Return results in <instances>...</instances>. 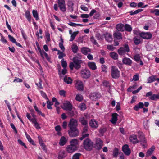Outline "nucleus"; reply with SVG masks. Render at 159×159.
Returning a JSON list of instances; mask_svg holds the SVG:
<instances>
[{"mask_svg":"<svg viewBox=\"0 0 159 159\" xmlns=\"http://www.w3.org/2000/svg\"><path fill=\"white\" fill-rule=\"evenodd\" d=\"M130 52V49L128 44H125L118 50V53L120 56H125Z\"/></svg>","mask_w":159,"mask_h":159,"instance_id":"1","label":"nucleus"},{"mask_svg":"<svg viewBox=\"0 0 159 159\" xmlns=\"http://www.w3.org/2000/svg\"><path fill=\"white\" fill-rule=\"evenodd\" d=\"M111 74L112 77L117 79L120 76V72L117 67L115 66H112L111 70Z\"/></svg>","mask_w":159,"mask_h":159,"instance_id":"2","label":"nucleus"},{"mask_svg":"<svg viewBox=\"0 0 159 159\" xmlns=\"http://www.w3.org/2000/svg\"><path fill=\"white\" fill-rule=\"evenodd\" d=\"M80 73L81 77L84 79H88L91 76L90 70L86 68L81 69Z\"/></svg>","mask_w":159,"mask_h":159,"instance_id":"3","label":"nucleus"},{"mask_svg":"<svg viewBox=\"0 0 159 159\" xmlns=\"http://www.w3.org/2000/svg\"><path fill=\"white\" fill-rule=\"evenodd\" d=\"M73 61V62H70L69 65L70 69L72 70L74 68L77 70L80 69L81 67L80 64L82 63V61H76L75 59Z\"/></svg>","mask_w":159,"mask_h":159,"instance_id":"4","label":"nucleus"},{"mask_svg":"<svg viewBox=\"0 0 159 159\" xmlns=\"http://www.w3.org/2000/svg\"><path fill=\"white\" fill-rule=\"evenodd\" d=\"M93 144V143L88 138H86L83 142L84 148L87 150H90L92 148Z\"/></svg>","mask_w":159,"mask_h":159,"instance_id":"5","label":"nucleus"},{"mask_svg":"<svg viewBox=\"0 0 159 159\" xmlns=\"http://www.w3.org/2000/svg\"><path fill=\"white\" fill-rule=\"evenodd\" d=\"M68 133L70 137H75L78 135L79 132L77 128H69Z\"/></svg>","mask_w":159,"mask_h":159,"instance_id":"6","label":"nucleus"},{"mask_svg":"<svg viewBox=\"0 0 159 159\" xmlns=\"http://www.w3.org/2000/svg\"><path fill=\"white\" fill-rule=\"evenodd\" d=\"M78 125L77 120L74 118L71 119L68 124L69 128H77Z\"/></svg>","mask_w":159,"mask_h":159,"instance_id":"7","label":"nucleus"},{"mask_svg":"<svg viewBox=\"0 0 159 159\" xmlns=\"http://www.w3.org/2000/svg\"><path fill=\"white\" fill-rule=\"evenodd\" d=\"M58 3L60 10L62 12L65 11L66 7L65 0H58Z\"/></svg>","mask_w":159,"mask_h":159,"instance_id":"8","label":"nucleus"},{"mask_svg":"<svg viewBox=\"0 0 159 159\" xmlns=\"http://www.w3.org/2000/svg\"><path fill=\"white\" fill-rule=\"evenodd\" d=\"M66 114L69 117H72L75 116H76L78 113L75 109H73L72 108L71 109L67 111Z\"/></svg>","mask_w":159,"mask_h":159,"instance_id":"9","label":"nucleus"},{"mask_svg":"<svg viewBox=\"0 0 159 159\" xmlns=\"http://www.w3.org/2000/svg\"><path fill=\"white\" fill-rule=\"evenodd\" d=\"M103 146V141L100 138L96 139L95 148L98 149H100Z\"/></svg>","mask_w":159,"mask_h":159,"instance_id":"10","label":"nucleus"},{"mask_svg":"<svg viewBox=\"0 0 159 159\" xmlns=\"http://www.w3.org/2000/svg\"><path fill=\"white\" fill-rule=\"evenodd\" d=\"M122 150L126 155L128 156L131 153L130 149L127 144H125L122 147Z\"/></svg>","mask_w":159,"mask_h":159,"instance_id":"11","label":"nucleus"},{"mask_svg":"<svg viewBox=\"0 0 159 159\" xmlns=\"http://www.w3.org/2000/svg\"><path fill=\"white\" fill-rule=\"evenodd\" d=\"M152 34L150 32H141L140 34V36L143 39H151L152 37Z\"/></svg>","mask_w":159,"mask_h":159,"instance_id":"12","label":"nucleus"},{"mask_svg":"<svg viewBox=\"0 0 159 159\" xmlns=\"http://www.w3.org/2000/svg\"><path fill=\"white\" fill-rule=\"evenodd\" d=\"M64 110L68 111L72 108V104L69 102H66L63 104V107H61Z\"/></svg>","mask_w":159,"mask_h":159,"instance_id":"13","label":"nucleus"},{"mask_svg":"<svg viewBox=\"0 0 159 159\" xmlns=\"http://www.w3.org/2000/svg\"><path fill=\"white\" fill-rule=\"evenodd\" d=\"M85 117L83 116H81L80 118L79 121L81 123L82 125L83 126H87L88 125V122L87 120L86 119L87 115H85Z\"/></svg>","mask_w":159,"mask_h":159,"instance_id":"14","label":"nucleus"},{"mask_svg":"<svg viewBox=\"0 0 159 159\" xmlns=\"http://www.w3.org/2000/svg\"><path fill=\"white\" fill-rule=\"evenodd\" d=\"M100 97V95L99 93H92L90 95V99L93 101H96L97 99L99 98Z\"/></svg>","mask_w":159,"mask_h":159,"instance_id":"15","label":"nucleus"},{"mask_svg":"<svg viewBox=\"0 0 159 159\" xmlns=\"http://www.w3.org/2000/svg\"><path fill=\"white\" fill-rule=\"evenodd\" d=\"M78 149L75 147L72 146L70 145L67 146L66 148V150L68 153H72Z\"/></svg>","mask_w":159,"mask_h":159,"instance_id":"16","label":"nucleus"},{"mask_svg":"<svg viewBox=\"0 0 159 159\" xmlns=\"http://www.w3.org/2000/svg\"><path fill=\"white\" fill-rule=\"evenodd\" d=\"M89 124L91 127L94 128H97L98 125V122L94 120H91L89 122Z\"/></svg>","mask_w":159,"mask_h":159,"instance_id":"17","label":"nucleus"},{"mask_svg":"<svg viewBox=\"0 0 159 159\" xmlns=\"http://www.w3.org/2000/svg\"><path fill=\"white\" fill-rule=\"evenodd\" d=\"M139 138L140 139V142H141V145L144 148H146L147 146V144L145 138L143 135L140 136Z\"/></svg>","mask_w":159,"mask_h":159,"instance_id":"18","label":"nucleus"},{"mask_svg":"<svg viewBox=\"0 0 159 159\" xmlns=\"http://www.w3.org/2000/svg\"><path fill=\"white\" fill-rule=\"evenodd\" d=\"M130 142L133 143H138L139 141L137 137L135 135H132L129 137Z\"/></svg>","mask_w":159,"mask_h":159,"instance_id":"19","label":"nucleus"},{"mask_svg":"<svg viewBox=\"0 0 159 159\" xmlns=\"http://www.w3.org/2000/svg\"><path fill=\"white\" fill-rule=\"evenodd\" d=\"M122 62L124 64L128 66H131L132 63V60L127 57H125L122 59Z\"/></svg>","mask_w":159,"mask_h":159,"instance_id":"20","label":"nucleus"},{"mask_svg":"<svg viewBox=\"0 0 159 159\" xmlns=\"http://www.w3.org/2000/svg\"><path fill=\"white\" fill-rule=\"evenodd\" d=\"M78 140L76 139H73L70 141V145L75 147L76 148L78 149Z\"/></svg>","mask_w":159,"mask_h":159,"instance_id":"21","label":"nucleus"},{"mask_svg":"<svg viewBox=\"0 0 159 159\" xmlns=\"http://www.w3.org/2000/svg\"><path fill=\"white\" fill-rule=\"evenodd\" d=\"M118 115L117 113H114L112 115V118L111 121V122L113 124L116 123L117 120V117Z\"/></svg>","mask_w":159,"mask_h":159,"instance_id":"22","label":"nucleus"},{"mask_svg":"<svg viewBox=\"0 0 159 159\" xmlns=\"http://www.w3.org/2000/svg\"><path fill=\"white\" fill-rule=\"evenodd\" d=\"M116 29L120 31H123L125 30V25L122 24H118L116 26Z\"/></svg>","mask_w":159,"mask_h":159,"instance_id":"23","label":"nucleus"},{"mask_svg":"<svg viewBox=\"0 0 159 159\" xmlns=\"http://www.w3.org/2000/svg\"><path fill=\"white\" fill-rule=\"evenodd\" d=\"M81 52L85 55H87L91 52L90 49L86 47H83L81 49Z\"/></svg>","mask_w":159,"mask_h":159,"instance_id":"24","label":"nucleus"},{"mask_svg":"<svg viewBox=\"0 0 159 159\" xmlns=\"http://www.w3.org/2000/svg\"><path fill=\"white\" fill-rule=\"evenodd\" d=\"M76 86L78 90L80 91L83 90V84L81 81L78 82L76 84Z\"/></svg>","mask_w":159,"mask_h":159,"instance_id":"25","label":"nucleus"},{"mask_svg":"<svg viewBox=\"0 0 159 159\" xmlns=\"http://www.w3.org/2000/svg\"><path fill=\"white\" fill-rule=\"evenodd\" d=\"M155 149V147L152 146L149 149L146 153V156L147 157L151 156L152 153L153 151Z\"/></svg>","mask_w":159,"mask_h":159,"instance_id":"26","label":"nucleus"},{"mask_svg":"<svg viewBox=\"0 0 159 159\" xmlns=\"http://www.w3.org/2000/svg\"><path fill=\"white\" fill-rule=\"evenodd\" d=\"M88 65L93 70H95L97 69L96 64L94 62H89L88 63Z\"/></svg>","mask_w":159,"mask_h":159,"instance_id":"27","label":"nucleus"},{"mask_svg":"<svg viewBox=\"0 0 159 159\" xmlns=\"http://www.w3.org/2000/svg\"><path fill=\"white\" fill-rule=\"evenodd\" d=\"M67 139L64 136L62 137L60 140L59 144L61 146L64 145L67 142Z\"/></svg>","mask_w":159,"mask_h":159,"instance_id":"28","label":"nucleus"},{"mask_svg":"<svg viewBox=\"0 0 159 159\" xmlns=\"http://www.w3.org/2000/svg\"><path fill=\"white\" fill-rule=\"evenodd\" d=\"M82 57V55L78 53L73 57V60L75 59L76 61H82L81 60Z\"/></svg>","mask_w":159,"mask_h":159,"instance_id":"29","label":"nucleus"},{"mask_svg":"<svg viewBox=\"0 0 159 159\" xmlns=\"http://www.w3.org/2000/svg\"><path fill=\"white\" fill-rule=\"evenodd\" d=\"M66 156V154L64 151H61L59 152L58 155L59 158L65 157Z\"/></svg>","mask_w":159,"mask_h":159,"instance_id":"30","label":"nucleus"},{"mask_svg":"<svg viewBox=\"0 0 159 159\" xmlns=\"http://www.w3.org/2000/svg\"><path fill=\"white\" fill-rule=\"evenodd\" d=\"M64 81L69 84L72 83V79L70 77H65L64 79Z\"/></svg>","mask_w":159,"mask_h":159,"instance_id":"31","label":"nucleus"},{"mask_svg":"<svg viewBox=\"0 0 159 159\" xmlns=\"http://www.w3.org/2000/svg\"><path fill=\"white\" fill-rule=\"evenodd\" d=\"M106 40L108 42H111L112 40V36L108 34H106L105 35Z\"/></svg>","mask_w":159,"mask_h":159,"instance_id":"32","label":"nucleus"},{"mask_svg":"<svg viewBox=\"0 0 159 159\" xmlns=\"http://www.w3.org/2000/svg\"><path fill=\"white\" fill-rule=\"evenodd\" d=\"M71 49L73 52L75 53H76L78 50V46L75 44H73L72 45Z\"/></svg>","mask_w":159,"mask_h":159,"instance_id":"33","label":"nucleus"},{"mask_svg":"<svg viewBox=\"0 0 159 159\" xmlns=\"http://www.w3.org/2000/svg\"><path fill=\"white\" fill-rule=\"evenodd\" d=\"M25 134L26 136V137L28 139V141L32 145H35V144L34 143V141L32 140L30 136L27 134L26 132L25 133Z\"/></svg>","mask_w":159,"mask_h":159,"instance_id":"34","label":"nucleus"},{"mask_svg":"<svg viewBox=\"0 0 159 159\" xmlns=\"http://www.w3.org/2000/svg\"><path fill=\"white\" fill-rule=\"evenodd\" d=\"M150 12L151 13H153L155 14V16H159V10L157 9H151Z\"/></svg>","mask_w":159,"mask_h":159,"instance_id":"35","label":"nucleus"},{"mask_svg":"<svg viewBox=\"0 0 159 159\" xmlns=\"http://www.w3.org/2000/svg\"><path fill=\"white\" fill-rule=\"evenodd\" d=\"M125 29L126 31L130 32L132 30V27L130 25L128 24H125Z\"/></svg>","mask_w":159,"mask_h":159,"instance_id":"36","label":"nucleus"},{"mask_svg":"<svg viewBox=\"0 0 159 159\" xmlns=\"http://www.w3.org/2000/svg\"><path fill=\"white\" fill-rule=\"evenodd\" d=\"M25 16L26 18L30 22H31V16L30 12L28 11H26Z\"/></svg>","mask_w":159,"mask_h":159,"instance_id":"37","label":"nucleus"},{"mask_svg":"<svg viewBox=\"0 0 159 159\" xmlns=\"http://www.w3.org/2000/svg\"><path fill=\"white\" fill-rule=\"evenodd\" d=\"M110 56L114 60H117L118 59V55L117 53L112 52L110 53Z\"/></svg>","mask_w":159,"mask_h":159,"instance_id":"38","label":"nucleus"},{"mask_svg":"<svg viewBox=\"0 0 159 159\" xmlns=\"http://www.w3.org/2000/svg\"><path fill=\"white\" fill-rule=\"evenodd\" d=\"M78 31H77L76 32H74L72 34H71V38L70 39V41H73L75 36L78 34Z\"/></svg>","mask_w":159,"mask_h":159,"instance_id":"39","label":"nucleus"},{"mask_svg":"<svg viewBox=\"0 0 159 159\" xmlns=\"http://www.w3.org/2000/svg\"><path fill=\"white\" fill-rule=\"evenodd\" d=\"M114 36L115 38L118 39H122L121 34L120 33H114Z\"/></svg>","mask_w":159,"mask_h":159,"instance_id":"40","label":"nucleus"},{"mask_svg":"<svg viewBox=\"0 0 159 159\" xmlns=\"http://www.w3.org/2000/svg\"><path fill=\"white\" fill-rule=\"evenodd\" d=\"M32 122L33 124H34V126L36 129H39L41 128V127L39 125L36 121V119H35L34 120H33Z\"/></svg>","mask_w":159,"mask_h":159,"instance_id":"41","label":"nucleus"},{"mask_svg":"<svg viewBox=\"0 0 159 159\" xmlns=\"http://www.w3.org/2000/svg\"><path fill=\"white\" fill-rule=\"evenodd\" d=\"M34 108L38 114L40 115H41L43 117H44L45 116V115L44 114L42 113L41 111L38 109V107L36 105L34 106Z\"/></svg>","mask_w":159,"mask_h":159,"instance_id":"42","label":"nucleus"},{"mask_svg":"<svg viewBox=\"0 0 159 159\" xmlns=\"http://www.w3.org/2000/svg\"><path fill=\"white\" fill-rule=\"evenodd\" d=\"M134 60L136 62H138L140 60V56L139 54H136L134 56Z\"/></svg>","mask_w":159,"mask_h":159,"instance_id":"43","label":"nucleus"},{"mask_svg":"<svg viewBox=\"0 0 159 159\" xmlns=\"http://www.w3.org/2000/svg\"><path fill=\"white\" fill-rule=\"evenodd\" d=\"M119 153V150L117 148H115L113 150V155L114 157H116Z\"/></svg>","mask_w":159,"mask_h":159,"instance_id":"44","label":"nucleus"},{"mask_svg":"<svg viewBox=\"0 0 159 159\" xmlns=\"http://www.w3.org/2000/svg\"><path fill=\"white\" fill-rule=\"evenodd\" d=\"M32 13L34 17L35 18L36 20L39 19V18L37 11L35 10H33Z\"/></svg>","mask_w":159,"mask_h":159,"instance_id":"45","label":"nucleus"},{"mask_svg":"<svg viewBox=\"0 0 159 159\" xmlns=\"http://www.w3.org/2000/svg\"><path fill=\"white\" fill-rule=\"evenodd\" d=\"M79 107L82 111H84L86 109L85 104L84 103H81L79 106Z\"/></svg>","mask_w":159,"mask_h":159,"instance_id":"46","label":"nucleus"},{"mask_svg":"<svg viewBox=\"0 0 159 159\" xmlns=\"http://www.w3.org/2000/svg\"><path fill=\"white\" fill-rule=\"evenodd\" d=\"M75 99L76 100L78 101H81L83 99V96L81 94H77L76 95Z\"/></svg>","mask_w":159,"mask_h":159,"instance_id":"47","label":"nucleus"},{"mask_svg":"<svg viewBox=\"0 0 159 159\" xmlns=\"http://www.w3.org/2000/svg\"><path fill=\"white\" fill-rule=\"evenodd\" d=\"M95 37L96 39L98 40H102L103 38V37L99 33H97L96 34Z\"/></svg>","mask_w":159,"mask_h":159,"instance_id":"48","label":"nucleus"},{"mask_svg":"<svg viewBox=\"0 0 159 159\" xmlns=\"http://www.w3.org/2000/svg\"><path fill=\"white\" fill-rule=\"evenodd\" d=\"M81 155V154L80 153H76L73 156L72 159H79Z\"/></svg>","mask_w":159,"mask_h":159,"instance_id":"49","label":"nucleus"},{"mask_svg":"<svg viewBox=\"0 0 159 159\" xmlns=\"http://www.w3.org/2000/svg\"><path fill=\"white\" fill-rule=\"evenodd\" d=\"M89 135V134L88 133H82V137H80V139L82 140L84 138L88 137Z\"/></svg>","mask_w":159,"mask_h":159,"instance_id":"50","label":"nucleus"},{"mask_svg":"<svg viewBox=\"0 0 159 159\" xmlns=\"http://www.w3.org/2000/svg\"><path fill=\"white\" fill-rule=\"evenodd\" d=\"M61 65L63 67L66 68L67 66V63L66 61L64 60L63 59L61 60Z\"/></svg>","mask_w":159,"mask_h":159,"instance_id":"51","label":"nucleus"},{"mask_svg":"<svg viewBox=\"0 0 159 159\" xmlns=\"http://www.w3.org/2000/svg\"><path fill=\"white\" fill-rule=\"evenodd\" d=\"M155 80V79L154 76H151L148 78V83H151L154 81Z\"/></svg>","mask_w":159,"mask_h":159,"instance_id":"52","label":"nucleus"},{"mask_svg":"<svg viewBox=\"0 0 159 159\" xmlns=\"http://www.w3.org/2000/svg\"><path fill=\"white\" fill-rule=\"evenodd\" d=\"M68 5L69 7L70 8H71L73 9L74 3L72 1L70 0H69L68 2Z\"/></svg>","mask_w":159,"mask_h":159,"instance_id":"53","label":"nucleus"},{"mask_svg":"<svg viewBox=\"0 0 159 159\" xmlns=\"http://www.w3.org/2000/svg\"><path fill=\"white\" fill-rule=\"evenodd\" d=\"M149 99L156 100L157 99V94L152 95V96L149 98Z\"/></svg>","mask_w":159,"mask_h":159,"instance_id":"54","label":"nucleus"},{"mask_svg":"<svg viewBox=\"0 0 159 159\" xmlns=\"http://www.w3.org/2000/svg\"><path fill=\"white\" fill-rule=\"evenodd\" d=\"M18 142L19 144L21 145L24 146L25 148H27L25 145V144L22 142L20 139H19L18 140Z\"/></svg>","mask_w":159,"mask_h":159,"instance_id":"55","label":"nucleus"},{"mask_svg":"<svg viewBox=\"0 0 159 159\" xmlns=\"http://www.w3.org/2000/svg\"><path fill=\"white\" fill-rule=\"evenodd\" d=\"M90 40L91 42L95 45H98V43L96 42L93 36H92L90 38Z\"/></svg>","mask_w":159,"mask_h":159,"instance_id":"56","label":"nucleus"},{"mask_svg":"<svg viewBox=\"0 0 159 159\" xmlns=\"http://www.w3.org/2000/svg\"><path fill=\"white\" fill-rule=\"evenodd\" d=\"M133 33L134 34L137 35H139L140 36V34L141 33V32H140L138 30L135 29L133 30Z\"/></svg>","mask_w":159,"mask_h":159,"instance_id":"57","label":"nucleus"},{"mask_svg":"<svg viewBox=\"0 0 159 159\" xmlns=\"http://www.w3.org/2000/svg\"><path fill=\"white\" fill-rule=\"evenodd\" d=\"M107 67L104 65L102 66V69L103 72L106 73L107 72Z\"/></svg>","mask_w":159,"mask_h":159,"instance_id":"58","label":"nucleus"},{"mask_svg":"<svg viewBox=\"0 0 159 159\" xmlns=\"http://www.w3.org/2000/svg\"><path fill=\"white\" fill-rule=\"evenodd\" d=\"M46 37L47 39V41L49 42L50 41V35L49 33L47 32L45 33Z\"/></svg>","mask_w":159,"mask_h":159,"instance_id":"59","label":"nucleus"},{"mask_svg":"<svg viewBox=\"0 0 159 159\" xmlns=\"http://www.w3.org/2000/svg\"><path fill=\"white\" fill-rule=\"evenodd\" d=\"M8 37L10 39V40L13 43H15L16 42V39L14 38L12 36L10 35H8Z\"/></svg>","mask_w":159,"mask_h":159,"instance_id":"60","label":"nucleus"},{"mask_svg":"<svg viewBox=\"0 0 159 159\" xmlns=\"http://www.w3.org/2000/svg\"><path fill=\"white\" fill-rule=\"evenodd\" d=\"M26 117L31 122L33 121V120H35L36 118H34L31 119V116L30 115V114L28 113H27L26 114Z\"/></svg>","mask_w":159,"mask_h":159,"instance_id":"61","label":"nucleus"},{"mask_svg":"<svg viewBox=\"0 0 159 159\" xmlns=\"http://www.w3.org/2000/svg\"><path fill=\"white\" fill-rule=\"evenodd\" d=\"M66 93V92L63 90H61L59 91V94L61 96L65 97Z\"/></svg>","mask_w":159,"mask_h":159,"instance_id":"62","label":"nucleus"},{"mask_svg":"<svg viewBox=\"0 0 159 159\" xmlns=\"http://www.w3.org/2000/svg\"><path fill=\"white\" fill-rule=\"evenodd\" d=\"M143 124L145 129H147L149 127V125L148 124V121L147 120L146 121L144 122Z\"/></svg>","mask_w":159,"mask_h":159,"instance_id":"63","label":"nucleus"},{"mask_svg":"<svg viewBox=\"0 0 159 159\" xmlns=\"http://www.w3.org/2000/svg\"><path fill=\"white\" fill-rule=\"evenodd\" d=\"M134 40L135 44L136 45L139 44L140 42V39L137 38H134Z\"/></svg>","mask_w":159,"mask_h":159,"instance_id":"64","label":"nucleus"}]
</instances>
